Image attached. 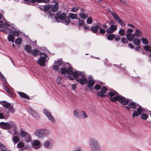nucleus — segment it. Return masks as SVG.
I'll list each match as a JSON object with an SVG mask.
<instances>
[{"mask_svg": "<svg viewBox=\"0 0 151 151\" xmlns=\"http://www.w3.org/2000/svg\"><path fill=\"white\" fill-rule=\"evenodd\" d=\"M53 144L52 142L50 140L45 141L44 143V147L47 148H51L53 146Z\"/></svg>", "mask_w": 151, "mask_h": 151, "instance_id": "obj_21", "label": "nucleus"}, {"mask_svg": "<svg viewBox=\"0 0 151 151\" xmlns=\"http://www.w3.org/2000/svg\"><path fill=\"white\" fill-rule=\"evenodd\" d=\"M117 22L119 23L120 25L122 26H124L125 25L124 23V22L122 21L121 19H120Z\"/></svg>", "mask_w": 151, "mask_h": 151, "instance_id": "obj_54", "label": "nucleus"}, {"mask_svg": "<svg viewBox=\"0 0 151 151\" xmlns=\"http://www.w3.org/2000/svg\"><path fill=\"white\" fill-rule=\"evenodd\" d=\"M1 112L3 113L4 115V116L6 118L9 117L10 112L9 110L8 111L6 109H4L1 110Z\"/></svg>", "mask_w": 151, "mask_h": 151, "instance_id": "obj_23", "label": "nucleus"}, {"mask_svg": "<svg viewBox=\"0 0 151 151\" xmlns=\"http://www.w3.org/2000/svg\"><path fill=\"white\" fill-rule=\"evenodd\" d=\"M79 7L77 6H74L71 9V12H75L79 9Z\"/></svg>", "mask_w": 151, "mask_h": 151, "instance_id": "obj_46", "label": "nucleus"}, {"mask_svg": "<svg viewBox=\"0 0 151 151\" xmlns=\"http://www.w3.org/2000/svg\"><path fill=\"white\" fill-rule=\"evenodd\" d=\"M0 78L1 79V80L2 82L3 83H4L5 84V83L6 82V79H5L4 76L2 74H1L0 75Z\"/></svg>", "mask_w": 151, "mask_h": 151, "instance_id": "obj_40", "label": "nucleus"}, {"mask_svg": "<svg viewBox=\"0 0 151 151\" xmlns=\"http://www.w3.org/2000/svg\"><path fill=\"white\" fill-rule=\"evenodd\" d=\"M40 55V57L37 61V63L42 66H45L46 59L47 57V55L45 53L41 52Z\"/></svg>", "mask_w": 151, "mask_h": 151, "instance_id": "obj_7", "label": "nucleus"}, {"mask_svg": "<svg viewBox=\"0 0 151 151\" xmlns=\"http://www.w3.org/2000/svg\"><path fill=\"white\" fill-rule=\"evenodd\" d=\"M76 80L82 85L86 84L88 83V80L85 77H81L80 78H77Z\"/></svg>", "mask_w": 151, "mask_h": 151, "instance_id": "obj_19", "label": "nucleus"}, {"mask_svg": "<svg viewBox=\"0 0 151 151\" xmlns=\"http://www.w3.org/2000/svg\"><path fill=\"white\" fill-rule=\"evenodd\" d=\"M12 141L14 144L15 145L19 141V138L17 136H14L13 137Z\"/></svg>", "mask_w": 151, "mask_h": 151, "instance_id": "obj_33", "label": "nucleus"}, {"mask_svg": "<svg viewBox=\"0 0 151 151\" xmlns=\"http://www.w3.org/2000/svg\"><path fill=\"white\" fill-rule=\"evenodd\" d=\"M0 150L1 151H7L5 146L0 143Z\"/></svg>", "mask_w": 151, "mask_h": 151, "instance_id": "obj_38", "label": "nucleus"}, {"mask_svg": "<svg viewBox=\"0 0 151 151\" xmlns=\"http://www.w3.org/2000/svg\"><path fill=\"white\" fill-rule=\"evenodd\" d=\"M9 35H8L7 37H8V40L9 41H11V40H12L13 39H14V37H13V36L10 34H9Z\"/></svg>", "mask_w": 151, "mask_h": 151, "instance_id": "obj_47", "label": "nucleus"}, {"mask_svg": "<svg viewBox=\"0 0 151 151\" xmlns=\"http://www.w3.org/2000/svg\"><path fill=\"white\" fill-rule=\"evenodd\" d=\"M50 133L49 131L47 130L40 129L37 130L35 132V134L39 138H43Z\"/></svg>", "mask_w": 151, "mask_h": 151, "instance_id": "obj_6", "label": "nucleus"}, {"mask_svg": "<svg viewBox=\"0 0 151 151\" xmlns=\"http://www.w3.org/2000/svg\"><path fill=\"white\" fill-rule=\"evenodd\" d=\"M133 31V29H127L126 34H131Z\"/></svg>", "mask_w": 151, "mask_h": 151, "instance_id": "obj_57", "label": "nucleus"}, {"mask_svg": "<svg viewBox=\"0 0 151 151\" xmlns=\"http://www.w3.org/2000/svg\"><path fill=\"white\" fill-rule=\"evenodd\" d=\"M78 24L80 26H83L84 24V21L83 20H81L79 18H78Z\"/></svg>", "mask_w": 151, "mask_h": 151, "instance_id": "obj_49", "label": "nucleus"}, {"mask_svg": "<svg viewBox=\"0 0 151 151\" xmlns=\"http://www.w3.org/2000/svg\"><path fill=\"white\" fill-rule=\"evenodd\" d=\"M99 32L103 35L106 32V31L104 29H103L102 28H100V27L99 28Z\"/></svg>", "mask_w": 151, "mask_h": 151, "instance_id": "obj_55", "label": "nucleus"}, {"mask_svg": "<svg viewBox=\"0 0 151 151\" xmlns=\"http://www.w3.org/2000/svg\"><path fill=\"white\" fill-rule=\"evenodd\" d=\"M54 18L55 20L58 22L60 21H64V24L68 25L69 24L70 20L68 17H66V14L65 13H62L61 14L60 12L57 13L55 15Z\"/></svg>", "mask_w": 151, "mask_h": 151, "instance_id": "obj_4", "label": "nucleus"}, {"mask_svg": "<svg viewBox=\"0 0 151 151\" xmlns=\"http://www.w3.org/2000/svg\"><path fill=\"white\" fill-rule=\"evenodd\" d=\"M51 7V5L49 4H47L45 5L44 6L45 11H47L50 9Z\"/></svg>", "mask_w": 151, "mask_h": 151, "instance_id": "obj_42", "label": "nucleus"}, {"mask_svg": "<svg viewBox=\"0 0 151 151\" xmlns=\"http://www.w3.org/2000/svg\"><path fill=\"white\" fill-rule=\"evenodd\" d=\"M24 144L21 142H19L17 145V147L18 148H22L24 147Z\"/></svg>", "mask_w": 151, "mask_h": 151, "instance_id": "obj_50", "label": "nucleus"}, {"mask_svg": "<svg viewBox=\"0 0 151 151\" xmlns=\"http://www.w3.org/2000/svg\"><path fill=\"white\" fill-rule=\"evenodd\" d=\"M133 42L134 45H139L140 43V40L138 38L136 37L133 40Z\"/></svg>", "mask_w": 151, "mask_h": 151, "instance_id": "obj_35", "label": "nucleus"}, {"mask_svg": "<svg viewBox=\"0 0 151 151\" xmlns=\"http://www.w3.org/2000/svg\"><path fill=\"white\" fill-rule=\"evenodd\" d=\"M28 111L35 117H37V113L31 108H29Z\"/></svg>", "mask_w": 151, "mask_h": 151, "instance_id": "obj_32", "label": "nucleus"}, {"mask_svg": "<svg viewBox=\"0 0 151 151\" xmlns=\"http://www.w3.org/2000/svg\"><path fill=\"white\" fill-rule=\"evenodd\" d=\"M3 14V11L1 9H0V19H1ZM7 24L6 23H4V24L3 22L0 20V28H1L4 26L3 28L2 29L3 30L4 28V24Z\"/></svg>", "mask_w": 151, "mask_h": 151, "instance_id": "obj_29", "label": "nucleus"}, {"mask_svg": "<svg viewBox=\"0 0 151 151\" xmlns=\"http://www.w3.org/2000/svg\"><path fill=\"white\" fill-rule=\"evenodd\" d=\"M22 39L20 38H18L15 40V43L17 45H19L22 42Z\"/></svg>", "mask_w": 151, "mask_h": 151, "instance_id": "obj_43", "label": "nucleus"}, {"mask_svg": "<svg viewBox=\"0 0 151 151\" xmlns=\"http://www.w3.org/2000/svg\"><path fill=\"white\" fill-rule=\"evenodd\" d=\"M77 14L73 13H70L69 14V17L71 19H78L77 17Z\"/></svg>", "mask_w": 151, "mask_h": 151, "instance_id": "obj_37", "label": "nucleus"}, {"mask_svg": "<svg viewBox=\"0 0 151 151\" xmlns=\"http://www.w3.org/2000/svg\"><path fill=\"white\" fill-rule=\"evenodd\" d=\"M93 22V20L92 19L91 17H90L88 18L87 20V23L88 24H91Z\"/></svg>", "mask_w": 151, "mask_h": 151, "instance_id": "obj_52", "label": "nucleus"}, {"mask_svg": "<svg viewBox=\"0 0 151 151\" xmlns=\"http://www.w3.org/2000/svg\"><path fill=\"white\" fill-rule=\"evenodd\" d=\"M120 39V36L119 35H116L114 38V40L117 42H119Z\"/></svg>", "mask_w": 151, "mask_h": 151, "instance_id": "obj_61", "label": "nucleus"}, {"mask_svg": "<svg viewBox=\"0 0 151 151\" xmlns=\"http://www.w3.org/2000/svg\"><path fill=\"white\" fill-rule=\"evenodd\" d=\"M68 78L70 79L73 80L75 78H77L79 76L82 77H85L86 75L84 72H81L78 71H75L70 75H68Z\"/></svg>", "mask_w": 151, "mask_h": 151, "instance_id": "obj_9", "label": "nucleus"}, {"mask_svg": "<svg viewBox=\"0 0 151 151\" xmlns=\"http://www.w3.org/2000/svg\"><path fill=\"white\" fill-rule=\"evenodd\" d=\"M80 110H74V116L78 118H80V116L79 115V111Z\"/></svg>", "mask_w": 151, "mask_h": 151, "instance_id": "obj_39", "label": "nucleus"}, {"mask_svg": "<svg viewBox=\"0 0 151 151\" xmlns=\"http://www.w3.org/2000/svg\"><path fill=\"white\" fill-rule=\"evenodd\" d=\"M118 33L119 34L122 36H124L125 33L124 30L123 29H120Z\"/></svg>", "mask_w": 151, "mask_h": 151, "instance_id": "obj_44", "label": "nucleus"}, {"mask_svg": "<svg viewBox=\"0 0 151 151\" xmlns=\"http://www.w3.org/2000/svg\"><path fill=\"white\" fill-rule=\"evenodd\" d=\"M111 13V16L114 18L116 22H118L120 19L118 16L113 11H109Z\"/></svg>", "mask_w": 151, "mask_h": 151, "instance_id": "obj_25", "label": "nucleus"}, {"mask_svg": "<svg viewBox=\"0 0 151 151\" xmlns=\"http://www.w3.org/2000/svg\"><path fill=\"white\" fill-rule=\"evenodd\" d=\"M117 27L115 25H111L110 27L108 28L106 31L108 34H111L114 32L117 29Z\"/></svg>", "mask_w": 151, "mask_h": 151, "instance_id": "obj_18", "label": "nucleus"}, {"mask_svg": "<svg viewBox=\"0 0 151 151\" xmlns=\"http://www.w3.org/2000/svg\"><path fill=\"white\" fill-rule=\"evenodd\" d=\"M16 125L14 122H9L6 123L1 122L0 123V127L3 129H9L15 128Z\"/></svg>", "mask_w": 151, "mask_h": 151, "instance_id": "obj_8", "label": "nucleus"}, {"mask_svg": "<svg viewBox=\"0 0 151 151\" xmlns=\"http://www.w3.org/2000/svg\"><path fill=\"white\" fill-rule=\"evenodd\" d=\"M107 90L108 89L106 87L103 86L101 88V91L97 93L98 96L102 98H105L106 96V95L103 93H106Z\"/></svg>", "mask_w": 151, "mask_h": 151, "instance_id": "obj_17", "label": "nucleus"}, {"mask_svg": "<svg viewBox=\"0 0 151 151\" xmlns=\"http://www.w3.org/2000/svg\"><path fill=\"white\" fill-rule=\"evenodd\" d=\"M54 63L55 65H53L52 68L55 71L59 73L61 72L63 74L67 73V75H70L73 73L72 67L70 63H63L61 59L57 61H55Z\"/></svg>", "mask_w": 151, "mask_h": 151, "instance_id": "obj_1", "label": "nucleus"}, {"mask_svg": "<svg viewBox=\"0 0 151 151\" xmlns=\"http://www.w3.org/2000/svg\"><path fill=\"white\" fill-rule=\"evenodd\" d=\"M81 113L83 114L82 118H87L88 116L87 114L85 113V112L84 111H81Z\"/></svg>", "mask_w": 151, "mask_h": 151, "instance_id": "obj_60", "label": "nucleus"}, {"mask_svg": "<svg viewBox=\"0 0 151 151\" xmlns=\"http://www.w3.org/2000/svg\"><path fill=\"white\" fill-rule=\"evenodd\" d=\"M101 27V25L99 23H97L95 26H92L90 30L94 33L98 35L99 33V30Z\"/></svg>", "mask_w": 151, "mask_h": 151, "instance_id": "obj_13", "label": "nucleus"}, {"mask_svg": "<svg viewBox=\"0 0 151 151\" xmlns=\"http://www.w3.org/2000/svg\"><path fill=\"white\" fill-rule=\"evenodd\" d=\"M43 112L52 122L54 123L55 122L54 118L52 116L51 113L49 111L46 109H45L43 110Z\"/></svg>", "mask_w": 151, "mask_h": 151, "instance_id": "obj_12", "label": "nucleus"}, {"mask_svg": "<svg viewBox=\"0 0 151 151\" xmlns=\"http://www.w3.org/2000/svg\"><path fill=\"white\" fill-rule=\"evenodd\" d=\"M111 13V16L114 18L116 22H118L120 19L118 16L113 11H109Z\"/></svg>", "mask_w": 151, "mask_h": 151, "instance_id": "obj_26", "label": "nucleus"}, {"mask_svg": "<svg viewBox=\"0 0 151 151\" xmlns=\"http://www.w3.org/2000/svg\"><path fill=\"white\" fill-rule=\"evenodd\" d=\"M141 41L142 43L144 45H147L148 44V41L145 38H142L141 39Z\"/></svg>", "mask_w": 151, "mask_h": 151, "instance_id": "obj_45", "label": "nucleus"}, {"mask_svg": "<svg viewBox=\"0 0 151 151\" xmlns=\"http://www.w3.org/2000/svg\"><path fill=\"white\" fill-rule=\"evenodd\" d=\"M18 93L21 97L29 99V96L26 94L22 92H18Z\"/></svg>", "mask_w": 151, "mask_h": 151, "instance_id": "obj_34", "label": "nucleus"}, {"mask_svg": "<svg viewBox=\"0 0 151 151\" xmlns=\"http://www.w3.org/2000/svg\"><path fill=\"white\" fill-rule=\"evenodd\" d=\"M13 129L11 130L10 131H8L9 132L13 135L18 134V130H17V126H15V128H13Z\"/></svg>", "mask_w": 151, "mask_h": 151, "instance_id": "obj_28", "label": "nucleus"}, {"mask_svg": "<svg viewBox=\"0 0 151 151\" xmlns=\"http://www.w3.org/2000/svg\"><path fill=\"white\" fill-rule=\"evenodd\" d=\"M32 146L35 149L39 148L40 147V142L38 141L35 140L32 142Z\"/></svg>", "mask_w": 151, "mask_h": 151, "instance_id": "obj_22", "label": "nucleus"}, {"mask_svg": "<svg viewBox=\"0 0 151 151\" xmlns=\"http://www.w3.org/2000/svg\"><path fill=\"white\" fill-rule=\"evenodd\" d=\"M108 95L109 96L111 101L113 102L118 101L120 102L122 104L127 105L129 101L128 99H127L121 95H119L118 93L114 91L109 92L108 94L107 95V96H108Z\"/></svg>", "mask_w": 151, "mask_h": 151, "instance_id": "obj_2", "label": "nucleus"}, {"mask_svg": "<svg viewBox=\"0 0 151 151\" xmlns=\"http://www.w3.org/2000/svg\"><path fill=\"white\" fill-rule=\"evenodd\" d=\"M137 112L139 115H141L142 112V109L140 107H139L137 109Z\"/></svg>", "mask_w": 151, "mask_h": 151, "instance_id": "obj_53", "label": "nucleus"}, {"mask_svg": "<svg viewBox=\"0 0 151 151\" xmlns=\"http://www.w3.org/2000/svg\"><path fill=\"white\" fill-rule=\"evenodd\" d=\"M51 0H24V2L28 4H30L31 2L34 3L35 2L39 3L43 2L45 3H49Z\"/></svg>", "mask_w": 151, "mask_h": 151, "instance_id": "obj_15", "label": "nucleus"}, {"mask_svg": "<svg viewBox=\"0 0 151 151\" xmlns=\"http://www.w3.org/2000/svg\"><path fill=\"white\" fill-rule=\"evenodd\" d=\"M148 117V115L146 114H143L141 117V119L145 120L147 119Z\"/></svg>", "mask_w": 151, "mask_h": 151, "instance_id": "obj_48", "label": "nucleus"}, {"mask_svg": "<svg viewBox=\"0 0 151 151\" xmlns=\"http://www.w3.org/2000/svg\"><path fill=\"white\" fill-rule=\"evenodd\" d=\"M139 114L136 111H134L132 114V117H134L135 116H139Z\"/></svg>", "mask_w": 151, "mask_h": 151, "instance_id": "obj_58", "label": "nucleus"}, {"mask_svg": "<svg viewBox=\"0 0 151 151\" xmlns=\"http://www.w3.org/2000/svg\"><path fill=\"white\" fill-rule=\"evenodd\" d=\"M1 104L6 109H8L12 114L14 113L15 110L13 108V105L5 101H1Z\"/></svg>", "mask_w": 151, "mask_h": 151, "instance_id": "obj_10", "label": "nucleus"}, {"mask_svg": "<svg viewBox=\"0 0 151 151\" xmlns=\"http://www.w3.org/2000/svg\"><path fill=\"white\" fill-rule=\"evenodd\" d=\"M115 35L113 34H110L108 35L107 38L109 40H112L114 37H115Z\"/></svg>", "mask_w": 151, "mask_h": 151, "instance_id": "obj_41", "label": "nucleus"}, {"mask_svg": "<svg viewBox=\"0 0 151 151\" xmlns=\"http://www.w3.org/2000/svg\"><path fill=\"white\" fill-rule=\"evenodd\" d=\"M80 17L83 19H85L88 17V13L86 10L83 8H81L80 13L79 14Z\"/></svg>", "mask_w": 151, "mask_h": 151, "instance_id": "obj_16", "label": "nucleus"}, {"mask_svg": "<svg viewBox=\"0 0 151 151\" xmlns=\"http://www.w3.org/2000/svg\"><path fill=\"white\" fill-rule=\"evenodd\" d=\"M32 47L31 46L28 44L27 45L24 47L25 50L28 53H30L32 50Z\"/></svg>", "mask_w": 151, "mask_h": 151, "instance_id": "obj_31", "label": "nucleus"}, {"mask_svg": "<svg viewBox=\"0 0 151 151\" xmlns=\"http://www.w3.org/2000/svg\"><path fill=\"white\" fill-rule=\"evenodd\" d=\"M30 53L33 56H37L39 55L40 53L39 50L36 49H34L32 50Z\"/></svg>", "mask_w": 151, "mask_h": 151, "instance_id": "obj_27", "label": "nucleus"}, {"mask_svg": "<svg viewBox=\"0 0 151 151\" xmlns=\"http://www.w3.org/2000/svg\"><path fill=\"white\" fill-rule=\"evenodd\" d=\"M134 34L135 36L139 37L142 35V32L139 29H136Z\"/></svg>", "mask_w": 151, "mask_h": 151, "instance_id": "obj_30", "label": "nucleus"}, {"mask_svg": "<svg viewBox=\"0 0 151 151\" xmlns=\"http://www.w3.org/2000/svg\"><path fill=\"white\" fill-rule=\"evenodd\" d=\"M137 105H138L137 104H136L135 102H133L129 103V106H125V107H126V109L128 110H130V108L135 109H136Z\"/></svg>", "mask_w": 151, "mask_h": 151, "instance_id": "obj_20", "label": "nucleus"}, {"mask_svg": "<svg viewBox=\"0 0 151 151\" xmlns=\"http://www.w3.org/2000/svg\"><path fill=\"white\" fill-rule=\"evenodd\" d=\"M58 8V5L57 4L53 5L51 7V10L53 12H56L57 11Z\"/></svg>", "mask_w": 151, "mask_h": 151, "instance_id": "obj_36", "label": "nucleus"}, {"mask_svg": "<svg viewBox=\"0 0 151 151\" xmlns=\"http://www.w3.org/2000/svg\"><path fill=\"white\" fill-rule=\"evenodd\" d=\"M88 143L92 151H101L99 142L96 139L90 138L89 139Z\"/></svg>", "mask_w": 151, "mask_h": 151, "instance_id": "obj_5", "label": "nucleus"}, {"mask_svg": "<svg viewBox=\"0 0 151 151\" xmlns=\"http://www.w3.org/2000/svg\"><path fill=\"white\" fill-rule=\"evenodd\" d=\"M126 35L127 39L129 41L133 40V39L135 36L134 34H126Z\"/></svg>", "mask_w": 151, "mask_h": 151, "instance_id": "obj_24", "label": "nucleus"}, {"mask_svg": "<svg viewBox=\"0 0 151 151\" xmlns=\"http://www.w3.org/2000/svg\"><path fill=\"white\" fill-rule=\"evenodd\" d=\"M101 88V86L98 84L94 86V88L96 90H99Z\"/></svg>", "mask_w": 151, "mask_h": 151, "instance_id": "obj_59", "label": "nucleus"}, {"mask_svg": "<svg viewBox=\"0 0 151 151\" xmlns=\"http://www.w3.org/2000/svg\"><path fill=\"white\" fill-rule=\"evenodd\" d=\"M88 82V83L87 84V86L88 88L91 89L95 83V81L93 79L92 76H89Z\"/></svg>", "mask_w": 151, "mask_h": 151, "instance_id": "obj_14", "label": "nucleus"}, {"mask_svg": "<svg viewBox=\"0 0 151 151\" xmlns=\"http://www.w3.org/2000/svg\"><path fill=\"white\" fill-rule=\"evenodd\" d=\"M150 47H149L148 46H144V48L146 51L150 49Z\"/></svg>", "mask_w": 151, "mask_h": 151, "instance_id": "obj_63", "label": "nucleus"}, {"mask_svg": "<svg viewBox=\"0 0 151 151\" xmlns=\"http://www.w3.org/2000/svg\"><path fill=\"white\" fill-rule=\"evenodd\" d=\"M14 29H16L14 28L13 24L10 25L9 24H5L3 32L7 34H11L13 36H19V32L16 31H13Z\"/></svg>", "mask_w": 151, "mask_h": 151, "instance_id": "obj_3", "label": "nucleus"}, {"mask_svg": "<svg viewBox=\"0 0 151 151\" xmlns=\"http://www.w3.org/2000/svg\"><path fill=\"white\" fill-rule=\"evenodd\" d=\"M4 116V115L2 112L0 113V119H5L6 118Z\"/></svg>", "mask_w": 151, "mask_h": 151, "instance_id": "obj_62", "label": "nucleus"}, {"mask_svg": "<svg viewBox=\"0 0 151 151\" xmlns=\"http://www.w3.org/2000/svg\"><path fill=\"white\" fill-rule=\"evenodd\" d=\"M121 42L122 43L124 44L128 43V41H127L126 39L124 37H123L122 38Z\"/></svg>", "mask_w": 151, "mask_h": 151, "instance_id": "obj_56", "label": "nucleus"}, {"mask_svg": "<svg viewBox=\"0 0 151 151\" xmlns=\"http://www.w3.org/2000/svg\"><path fill=\"white\" fill-rule=\"evenodd\" d=\"M107 23H106L105 24L102 25V27L104 29H107L108 27V26L107 25Z\"/></svg>", "mask_w": 151, "mask_h": 151, "instance_id": "obj_64", "label": "nucleus"}, {"mask_svg": "<svg viewBox=\"0 0 151 151\" xmlns=\"http://www.w3.org/2000/svg\"><path fill=\"white\" fill-rule=\"evenodd\" d=\"M62 77L60 76H58L57 77V81L58 83L60 84L62 82Z\"/></svg>", "mask_w": 151, "mask_h": 151, "instance_id": "obj_51", "label": "nucleus"}, {"mask_svg": "<svg viewBox=\"0 0 151 151\" xmlns=\"http://www.w3.org/2000/svg\"><path fill=\"white\" fill-rule=\"evenodd\" d=\"M21 130L20 132V136L23 137H26L25 141L27 142H29L31 141V136L29 134H27L22 129H21Z\"/></svg>", "mask_w": 151, "mask_h": 151, "instance_id": "obj_11", "label": "nucleus"}]
</instances>
